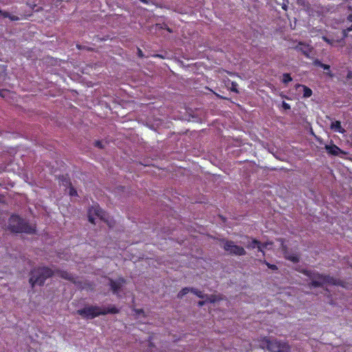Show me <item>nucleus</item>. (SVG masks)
I'll return each instance as SVG.
<instances>
[{"instance_id":"1","label":"nucleus","mask_w":352,"mask_h":352,"mask_svg":"<svg viewBox=\"0 0 352 352\" xmlns=\"http://www.w3.org/2000/svg\"><path fill=\"white\" fill-rule=\"evenodd\" d=\"M118 313H119V309L115 306L105 308L96 305H90L76 311L77 314L87 320L93 319L101 315H106L108 314H114Z\"/></svg>"},{"instance_id":"2","label":"nucleus","mask_w":352,"mask_h":352,"mask_svg":"<svg viewBox=\"0 0 352 352\" xmlns=\"http://www.w3.org/2000/svg\"><path fill=\"white\" fill-rule=\"evenodd\" d=\"M53 275L54 271L49 267H34L31 270L29 281L32 287L43 286L45 280Z\"/></svg>"},{"instance_id":"3","label":"nucleus","mask_w":352,"mask_h":352,"mask_svg":"<svg viewBox=\"0 0 352 352\" xmlns=\"http://www.w3.org/2000/svg\"><path fill=\"white\" fill-rule=\"evenodd\" d=\"M302 273L311 279L309 286L317 287H322L325 284L339 285V281L329 275L320 274L318 272L312 270H305Z\"/></svg>"},{"instance_id":"4","label":"nucleus","mask_w":352,"mask_h":352,"mask_svg":"<svg viewBox=\"0 0 352 352\" xmlns=\"http://www.w3.org/2000/svg\"><path fill=\"white\" fill-rule=\"evenodd\" d=\"M302 273L311 279L309 286L317 287H322L325 284L339 285V281L329 275L320 274L318 272L312 270H305Z\"/></svg>"},{"instance_id":"5","label":"nucleus","mask_w":352,"mask_h":352,"mask_svg":"<svg viewBox=\"0 0 352 352\" xmlns=\"http://www.w3.org/2000/svg\"><path fill=\"white\" fill-rule=\"evenodd\" d=\"M267 350L270 352H289L290 347L289 344L283 341L274 340H270L265 338L263 340Z\"/></svg>"},{"instance_id":"6","label":"nucleus","mask_w":352,"mask_h":352,"mask_svg":"<svg viewBox=\"0 0 352 352\" xmlns=\"http://www.w3.org/2000/svg\"><path fill=\"white\" fill-rule=\"evenodd\" d=\"M94 216L99 217L101 220L106 222L109 227L112 226V225L108 221V219H106L105 212L102 210V208L100 207V206L98 204H94L88 210L89 221L91 222V223L94 224L95 222H94Z\"/></svg>"},{"instance_id":"7","label":"nucleus","mask_w":352,"mask_h":352,"mask_svg":"<svg viewBox=\"0 0 352 352\" xmlns=\"http://www.w3.org/2000/svg\"><path fill=\"white\" fill-rule=\"evenodd\" d=\"M6 230L12 233H21L22 218L18 214H12L8 219Z\"/></svg>"},{"instance_id":"8","label":"nucleus","mask_w":352,"mask_h":352,"mask_svg":"<svg viewBox=\"0 0 352 352\" xmlns=\"http://www.w3.org/2000/svg\"><path fill=\"white\" fill-rule=\"evenodd\" d=\"M223 249L230 254L236 256H244L246 254L245 249L234 244L232 241L224 240Z\"/></svg>"},{"instance_id":"9","label":"nucleus","mask_w":352,"mask_h":352,"mask_svg":"<svg viewBox=\"0 0 352 352\" xmlns=\"http://www.w3.org/2000/svg\"><path fill=\"white\" fill-rule=\"evenodd\" d=\"M0 96L4 98L8 102L16 104L19 96L16 92L12 91L8 89H0Z\"/></svg>"},{"instance_id":"10","label":"nucleus","mask_w":352,"mask_h":352,"mask_svg":"<svg viewBox=\"0 0 352 352\" xmlns=\"http://www.w3.org/2000/svg\"><path fill=\"white\" fill-rule=\"evenodd\" d=\"M124 283L125 280L123 278H119L118 281L110 279L109 285L113 294H118Z\"/></svg>"},{"instance_id":"11","label":"nucleus","mask_w":352,"mask_h":352,"mask_svg":"<svg viewBox=\"0 0 352 352\" xmlns=\"http://www.w3.org/2000/svg\"><path fill=\"white\" fill-rule=\"evenodd\" d=\"M324 148L329 154L334 156H337L340 153H342V150L338 146L333 144L331 145H325Z\"/></svg>"},{"instance_id":"12","label":"nucleus","mask_w":352,"mask_h":352,"mask_svg":"<svg viewBox=\"0 0 352 352\" xmlns=\"http://www.w3.org/2000/svg\"><path fill=\"white\" fill-rule=\"evenodd\" d=\"M42 9V8L35 3L34 2H29L28 1L25 4V12H29L30 11L33 12H38Z\"/></svg>"},{"instance_id":"13","label":"nucleus","mask_w":352,"mask_h":352,"mask_svg":"<svg viewBox=\"0 0 352 352\" xmlns=\"http://www.w3.org/2000/svg\"><path fill=\"white\" fill-rule=\"evenodd\" d=\"M58 274L62 278L70 280L74 283L75 282L74 275L71 273H69L67 271H63V270L58 271Z\"/></svg>"},{"instance_id":"14","label":"nucleus","mask_w":352,"mask_h":352,"mask_svg":"<svg viewBox=\"0 0 352 352\" xmlns=\"http://www.w3.org/2000/svg\"><path fill=\"white\" fill-rule=\"evenodd\" d=\"M296 48L301 51L304 55L306 56H309L311 52V48L308 45L303 44L302 43H299L298 45Z\"/></svg>"},{"instance_id":"15","label":"nucleus","mask_w":352,"mask_h":352,"mask_svg":"<svg viewBox=\"0 0 352 352\" xmlns=\"http://www.w3.org/2000/svg\"><path fill=\"white\" fill-rule=\"evenodd\" d=\"M331 129L334 131L339 132L340 133L345 132V130L342 127L341 122L338 120L331 122Z\"/></svg>"},{"instance_id":"16","label":"nucleus","mask_w":352,"mask_h":352,"mask_svg":"<svg viewBox=\"0 0 352 352\" xmlns=\"http://www.w3.org/2000/svg\"><path fill=\"white\" fill-rule=\"evenodd\" d=\"M36 232V227L30 225L23 221V233L33 234Z\"/></svg>"},{"instance_id":"17","label":"nucleus","mask_w":352,"mask_h":352,"mask_svg":"<svg viewBox=\"0 0 352 352\" xmlns=\"http://www.w3.org/2000/svg\"><path fill=\"white\" fill-rule=\"evenodd\" d=\"M296 87H302L303 89V97L304 98H309L312 95V90L304 85H297Z\"/></svg>"},{"instance_id":"18","label":"nucleus","mask_w":352,"mask_h":352,"mask_svg":"<svg viewBox=\"0 0 352 352\" xmlns=\"http://www.w3.org/2000/svg\"><path fill=\"white\" fill-rule=\"evenodd\" d=\"M205 296H206L204 298L206 299V301L209 302L210 303H214L221 300V298L217 295L212 294L208 296L205 294Z\"/></svg>"},{"instance_id":"19","label":"nucleus","mask_w":352,"mask_h":352,"mask_svg":"<svg viewBox=\"0 0 352 352\" xmlns=\"http://www.w3.org/2000/svg\"><path fill=\"white\" fill-rule=\"evenodd\" d=\"M190 292L200 298H204L206 296L205 294H204L201 291L193 287H190Z\"/></svg>"},{"instance_id":"20","label":"nucleus","mask_w":352,"mask_h":352,"mask_svg":"<svg viewBox=\"0 0 352 352\" xmlns=\"http://www.w3.org/2000/svg\"><path fill=\"white\" fill-rule=\"evenodd\" d=\"M189 292H190V287H184L177 294V298H182L185 295H186Z\"/></svg>"},{"instance_id":"21","label":"nucleus","mask_w":352,"mask_h":352,"mask_svg":"<svg viewBox=\"0 0 352 352\" xmlns=\"http://www.w3.org/2000/svg\"><path fill=\"white\" fill-rule=\"evenodd\" d=\"M253 243L256 245L258 251L261 252L263 255H265V251L261 247V243L258 240L253 239Z\"/></svg>"},{"instance_id":"22","label":"nucleus","mask_w":352,"mask_h":352,"mask_svg":"<svg viewBox=\"0 0 352 352\" xmlns=\"http://www.w3.org/2000/svg\"><path fill=\"white\" fill-rule=\"evenodd\" d=\"M292 80V78L291 77V75L288 73H285L283 75V80L282 82L284 84H287L288 82H291Z\"/></svg>"},{"instance_id":"23","label":"nucleus","mask_w":352,"mask_h":352,"mask_svg":"<svg viewBox=\"0 0 352 352\" xmlns=\"http://www.w3.org/2000/svg\"><path fill=\"white\" fill-rule=\"evenodd\" d=\"M231 87L230 88L231 91L239 93V90L237 89L238 84L236 82L232 81L230 82Z\"/></svg>"},{"instance_id":"24","label":"nucleus","mask_w":352,"mask_h":352,"mask_svg":"<svg viewBox=\"0 0 352 352\" xmlns=\"http://www.w3.org/2000/svg\"><path fill=\"white\" fill-rule=\"evenodd\" d=\"M6 67L4 65H0V78L2 80H4V77L6 76Z\"/></svg>"},{"instance_id":"25","label":"nucleus","mask_w":352,"mask_h":352,"mask_svg":"<svg viewBox=\"0 0 352 352\" xmlns=\"http://www.w3.org/2000/svg\"><path fill=\"white\" fill-rule=\"evenodd\" d=\"M261 262L265 263L270 269L272 270H278V267L276 265H274V264H270L268 262H267L265 260L264 261H260Z\"/></svg>"},{"instance_id":"26","label":"nucleus","mask_w":352,"mask_h":352,"mask_svg":"<svg viewBox=\"0 0 352 352\" xmlns=\"http://www.w3.org/2000/svg\"><path fill=\"white\" fill-rule=\"evenodd\" d=\"M60 180L63 182H65V184H64L65 186H72V183L70 182L69 179H67L66 177H65L64 175H62V177L60 178Z\"/></svg>"},{"instance_id":"27","label":"nucleus","mask_w":352,"mask_h":352,"mask_svg":"<svg viewBox=\"0 0 352 352\" xmlns=\"http://www.w3.org/2000/svg\"><path fill=\"white\" fill-rule=\"evenodd\" d=\"M60 180L63 182H65V184H64L65 186H72V183L70 182L69 179H67L66 177H65L64 175H62V177L60 178Z\"/></svg>"},{"instance_id":"28","label":"nucleus","mask_w":352,"mask_h":352,"mask_svg":"<svg viewBox=\"0 0 352 352\" xmlns=\"http://www.w3.org/2000/svg\"><path fill=\"white\" fill-rule=\"evenodd\" d=\"M69 195L71 196H76L77 195L76 190L72 186H70V188H69Z\"/></svg>"},{"instance_id":"29","label":"nucleus","mask_w":352,"mask_h":352,"mask_svg":"<svg viewBox=\"0 0 352 352\" xmlns=\"http://www.w3.org/2000/svg\"><path fill=\"white\" fill-rule=\"evenodd\" d=\"M246 248L248 249H254V248H257V246H256V245L253 243V240H252L251 243H250L249 244L247 245Z\"/></svg>"},{"instance_id":"30","label":"nucleus","mask_w":352,"mask_h":352,"mask_svg":"<svg viewBox=\"0 0 352 352\" xmlns=\"http://www.w3.org/2000/svg\"><path fill=\"white\" fill-rule=\"evenodd\" d=\"M0 14L3 15V17H5V18L9 17V18H10V19H11V20H16V19H14V18H13V17H10V14H9L8 13H7V12H2V11H1V10H0Z\"/></svg>"},{"instance_id":"31","label":"nucleus","mask_w":352,"mask_h":352,"mask_svg":"<svg viewBox=\"0 0 352 352\" xmlns=\"http://www.w3.org/2000/svg\"><path fill=\"white\" fill-rule=\"evenodd\" d=\"M95 146L100 148H103L102 143L100 141H96Z\"/></svg>"},{"instance_id":"32","label":"nucleus","mask_w":352,"mask_h":352,"mask_svg":"<svg viewBox=\"0 0 352 352\" xmlns=\"http://www.w3.org/2000/svg\"><path fill=\"white\" fill-rule=\"evenodd\" d=\"M320 67L323 68L324 70H329L330 69V66L329 65L324 63L321 64Z\"/></svg>"},{"instance_id":"33","label":"nucleus","mask_w":352,"mask_h":352,"mask_svg":"<svg viewBox=\"0 0 352 352\" xmlns=\"http://www.w3.org/2000/svg\"><path fill=\"white\" fill-rule=\"evenodd\" d=\"M138 55L140 58L144 57V53L140 48H138Z\"/></svg>"},{"instance_id":"34","label":"nucleus","mask_w":352,"mask_h":352,"mask_svg":"<svg viewBox=\"0 0 352 352\" xmlns=\"http://www.w3.org/2000/svg\"><path fill=\"white\" fill-rule=\"evenodd\" d=\"M283 107L285 109H290V105L285 102H283Z\"/></svg>"},{"instance_id":"35","label":"nucleus","mask_w":352,"mask_h":352,"mask_svg":"<svg viewBox=\"0 0 352 352\" xmlns=\"http://www.w3.org/2000/svg\"><path fill=\"white\" fill-rule=\"evenodd\" d=\"M134 311L137 314H144V310L142 309H135Z\"/></svg>"},{"instance_id":"36","label":"nucleus","mask_w":352,"mask_h":352,"mask_svg":"<svg viewBox=\"0 0 352 352\" xmlns=\"http://www.w3.org/2000/svg\"><path fill=\"white\" fill-rule=\"evenodd\" d=\"M322 39L323 41H324L325 42H327V43L331 45L332 44V42L330 41V39H329L326 36H322Z\"/></svg>"},{"instance_id":"37","label":"nucleus","mask_w":352,"mask_h":352,"mask_svg":"<svg viewBox=\"0 0 352 352\" xmlns=\"http://www.w3.org/2000/svg\"><path fill=\"white\" fill-rule=\"evenodd\" d=\"M321 64H322V62H320L319 60H314V65L318 67H320Z\"/></svg>"},{"instance_id":"38","label":"nucleus","mask_w":352,"mask_h":352,"mask_svg":"<svg viewBox=\"0 0 352 352\" xmlns=\"http://www.w3.org/2000/svg\"><path fill=\"white\" fill-rule=\"evenodd\" d=\"M347 79H352V71H349L346 75Z\"/></svg>"},{"instance_id":"39","label":"nucleus","mask_w":352,"mask_h":352,"mask_svg":"<svg viewBox=\"0 0 352 352\" xmlns=\"http://www.w3.org/2000/svg\"><path fill=\"white\" fill-rule=\"evenodd\" d=\"M206 300H203V301H199L198 302V306L199 307H202L204 305L205 302H206Z\"/></svg>"},{"instance_id":"40","label":"nucleus","mask_w":352,"mask_h":352,"mask_svg":"<svg viewBox=\"0 0 352 352\" xmlns=\"http://www.w3.org/2000/svg\"><path fill=\"white\" fill-rule=\"evenodd\" d=\"M349 32H346V29L343 30H342V34H343V36H344V37H346V36H347V34H348V33H349Z\"/></svg>"},{"instance_id":"41","label":"nucleus","mask_w":352,"mask_h":352,"mask_svg":"<svg viewBox=\"0 0 352 352\" xmlns=\"http://www.w3.org/2000/svg\"><path fill=\"white\" fill-rule=\"evenodd\" d=\"M290 260L294 261V262H298V258L296 256H293V257L290 258Z\"/></svg>"},{"instance_id":"42","label":"nucleus","mask_w":352,"mask_h":352,"mask_svg":"<svg viewBox=\"0 0 352 352\" xmlns=\"http://www.w3.org/2000/svg\"><path fill=\"white\" fill-rule=\"evenodd\" d=\"M347 20L350 22H352V14H349L348 16H347Z\"/></svg>"},{"instance_id":"43","label":"nucleus","mask_w":352,"mask_h":352,"mask_svg":"<svg viewBox=\"0 0 352 352\" xmlns=\"http://www.w3.org/2000/svg\"><path fill=\"white\" fill-rule=\"evenodd\" d=\"M31 16V14H30V13L23 14L24 19H27L28 16Z\"/></svg>"},{"instance_id":"44","label":"nucleus","mask_w":352,"mask_h":352,"mask_svg":"<svg viewBox=\"0 0 352 352\" xmlns=\"http://www.w3.org/2000/svg\"><path fill=\"white\" fill-rule=\"evenodd\" d=\"M267 243H261V247L263 248V250L267 248Z\"/></svg>"},{"instance_id":"45","label":"nucleus","mask_w":352,"mask_h":352,"mask_svg":"<svg viewBox=\"0 0 352 352\" xmlns=\"http://www.w3.org/2000/svg\"><path fill=\"white\" fill-rule=\"evenodd\" d=\"M216 95H217V97H219V98H222V99H228L227 98H226V97H223V96H220V95H219V94H216Z\"/></svg>"},{"instance_id":"46","label":"nucleus","mask_w":352,"mask_h":352,"mask_svg":"<svg viewBox=\"0 0 352 352\" xmlns=\"http://www.w3.org/2000/svg\"><path fill=\"white\" fill-rule=\"evenodd\" d=\"M155 57H160V58H162L163 56L162 55H160V54H156L154 56Z\"/></svg>"}]
</instances>
